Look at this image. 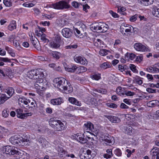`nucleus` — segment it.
I'll list each match as a JSON object with an SVG mask.
<instances>
[{"instance_id":"nucleus-26","label":"nucleus","mask_w":159,"mask_h":159,"mask_svg":"<svg viewBox=\"0 0 159 159\" xmlns=\"http://www.w3.org/2000/svg\"><path fill=\"white\" fill-rule=\"evenodd\" d=\"M116 92L118 95L120 96H123L125 94V90L121 87H117L116 89Z\"/></svg>"},{"instance_id":"nucleus-55","label":"nucleus","mask_w":159,"mask_h":159,"mask_svg":"<svg viewBox=\"0 0 159 159\" xmlns=\"http://www.w3.org/2000/svg\"><path fill=\"white\" fill-rule=\"evenodd\" d=\"M143 59V56L142 55H140L137 56L135 60L136 61L140 62H141Z\"/></svg>"},{"instance_id":"nucleus-57","label":"nucleus","mask_w":159,"mask_h":159,"mask_svg":"<svg viewBox=\"0 0 159 159\" xmlns=\"http://www.w3.org/2000/svg\"><path fill=\"white\" fill-rule=\"evenodd\" d=\"M138 15L135 14L133 16H131L130 19V20L131 22H134L138 18Z\"/></svg>"},{"instance_id":"nucleus-41","label":"nucleus","mask_w":159,"mask_h":159,"mask_svg":"<svg viewBox=\"0 0 159 159\" xmlns=\"http://www.w3.org/2000/svg\"><path fill=\"white\" fill-rule=\"evenodd\" d=\"M132 29H133V27L132 26L126 25L125 28L124 29L125 30V32L129 33L131 32Z\"/></svg>"},{"instance_id":"nucleus-42","label":"nucleus","mask_w":159,"mask_h":159,"mask_svg":"<svg viewBox=\"0 0 159 159\" xmlns=\"http://www.w3.org/2000/svg\"><path fill=\"white\" fill-rule=\"evenodd\" d=\"M106 105L108 107L113 108H116L117 107V105L113 103H107Z\"/></svg>"},{"instance_id":"nucleus-29","label":"nucleus","mask_w":159,"mask_h":159,"mask_svg":"<svg viewBox=\"0 0 159 159\" xmlns=\"http://www.w3.org/2000/svg\"><path fill=\"white\" fill-rule=\"evenodd\" d=\"M111 66V64L110 63L108 62H106L101 64L100 67L102 69H106L108 68H110Z\"/></svg>"},{"instance_id":"nucleus-30","label":"nucleus","mask_w":159,"mask_h":159,"mask_svg":"<svg viewBox=\"0 0 159 159\" xmlns=\"http://www.w3.org/2000/svg\"><path fill=\"white\" fill-rule=\"evenodd\" d=\"M103 42L99 39H98L97 40H94V43L95 46L99 47H102Z\"/></svg>"},{"instance_id":"nucleus-56","label":"nucleus","mask_w":159,"mask_h":159,"mask_svg":"<svg viewBox=\"0 0 159 159\" xmlns=\"http://www.w3.org/2000/svg\"><path fill=\"white\" fill-rule=\"evenodd\" d=\"M40 38L43 41L45 42H48L49 41V40L46 38V35L44 34H43Z\"/></svg>"},{"instance_id":"nucleus-7","label":"nucleus","mask_w":159,"mask_h":159,"mask_svg":"<svg viewBox=\"0 0 159 159\" xmlns=\"http://www.w3.org/2000/svg\"><path fill=\"white\" fill-rule=\"evenodd\" d=\"M134 48L136 51H138L144 52L149 51V49L147 48L140 43H135L134 45Z\"/></svg>"},{"instance_id":"nucleus-22","label":"nucleus","mask_w":159,"mask_h":159,"mask_svg":"<svg viewBox=\"0 0 159 159\" xmlns=\"http://www.w3.org/2000/svg\"><path fill=\"white\" fill-rule=\"evenodd\" d=\"M14 89L12 87H9L6 89L5 92L8 96V97H7L8 99L12 96L14 93Z\"/></svg>"},{"instance_id":"nucleus-49","label":"nucleus","mask_w":159,"mask_h":159,"mask_svg":"<svg viewBox=\"0 0 159 159\" xmlns=\"http://www.w3.org/2000/svg\"><path fill=\"white\" fill-rule=\"evenodd\" d=\"M109 12L114 18H118L119 17V15L117 14L115 12H113L112 11L110 10L109 11Z\"/></svg>"},{"instance_id":"nucleus-8","label":"nucleus","mask_w":159,"mask_h":159,"mask_svg":"<svg viewBox=\"0 0 159 159\" xmlns=\"http://www.w3.org/2000/svg\"><path fill=\"white\" fill-rule=\"evenodd\" d=\"M36 80H37L34 84L35 88L36 89H43L46 84L45 82H44L43 79H38Z\"/></svg>"},{"instance_id":"nucleus-39","label":"nucleus","mask_w":159,"mask_h":159,"mask_svg":"<svg viewBox=\"0 0 159 159\" xmlns=\"http://www.w3.org/2000/svg\"><path fill=\"white\" fill-rule=\"evenodd\" d=\"M125 132L128 134L130 135L132 133V128L130 126H128L125 128Z\"/></svg>"},{"instance_id":"nucleus-28","label":"nucleus","mask_w":159,"mask_h":159,"mask_svg":"<svg viewBox=\"0 0 159 159\" xmlns=\"http://www.w3.org/2000/svg\"><path fill=\"white\" fill-rule=\"evenodd\" d=\"M16 28V21L15 20H12L8 25V29L11 31Z\"/></svg>"},{"instance_id":"nucleus-11","label":"nucleus","mask_w":159,"mask_h":159,"mask_svg":"<svg viewBox=\"0 0 159 159\" xmlns=\"http://www.w3.org/2000/svg\"><path fill=\"white\" fill-rule=\"evenodd\" d=\"M75 135L76 136L75 137V139L81 143H85L88 141V140L84 138V134H81L77 133Z\"/></svg>"},{"instance_id":"nucleus-21","label":"nucleus","mask_w":159,"mask_h":159,"mask_svg":"<svg viewBox=\"0 0 159 159\" xmlns=\"http://www.w3.org/2000/svg\"><path fill=\"white\" fill-rule=\"evenodd\" d=\"M91 30L96 32H98L100 30V23L98 24H92L90 26Z\"/></svg>"},{"instance_id":"nucleus-50","label":"nucleus","mask_w":159,"mask_h":159,"mask_svg":"<svg viewBox=\"0 0 159 159\" xmlns=\"http://www.w3.org/2000/svg\"><path fill=\"white\" fill-rule=\"evenodd\" d=\"M127 56L129 60H132L135 58V55L134 54L132 53H127Z\"/></svg>"},{"instance_id":"nucleus-45","label":"nucleus","mask_w":159,"mask_h":159,"mask_svg":"<svg viewBox=\"0 0 159 159\" xmlns=\"http://www.w3.org/2000/svg\"><path fill=\"white\" fill-rule=\"evenodd\" d=\"M8 0H3V3L7 7H10L12 6V3L10 1V0L8 1Z\"/></svg>"},{"instance_id":"nucleus-52","label":"nucleus","mask_w":159,"mask_h":159,"mask_svg":"<svg viewBox=\"0 0 159 159\" xmlns=\"http://www.w3.org/2000/svg\"><path fill=\"white\" fill-rule=\"evenodd\" d=\"M100 74H94L92 75V78L96 80H98L101 79Z\"/></svg>"},{"instance_id":"nucleus-13","label":"nucleus","mask_w":159,"mask_h":159,"mask_svg":"<svg viewBox=\"0 0 159 159\" xmlns=\"http://www.w3.org/2000/svg\"><path fill=\"white\" fill-rule=\"evenodd\" d=\"M63 36L66 38H68L72 35V33L70 30L67 28L63 29L61 31Z\"/></svg>"},{"instance_id":"nucleus-16","label":"nucleus","mask_w":159,"mask_h":159,"mask_svg":"<svg viewBox=\"0 0 159 159\" xmlns=\"http://www.w3.org/2000/svg\"><path fill=\"white\" fill-rule=\"evenodd\" d=\"M69 102L71 104L78 106H81V103L74 98L70 97L68 99Z\"/></svg>"},{"instance_id":"nucleus-3","label":"nucleus","mask_w":159,"mask_h":159,"mask_svg":"<svg viewBox=\"0 0 159 159\" xmlns=\"http://www.w3.org/2000/svg\"><path fill=\"white\" fill-rule=\"evenodd\" d=\"M70 1V0H65L52 3L50 5V7L57 10L68 9L70 7L69 4Z\"/></svg>"},{"instance_id":"nucleus-53","label":"nucleus","mask_w":159,"mask_h":159,"mask_svg":"<svg viewBox=\"0 0 159 159\" xmlns=\"http://www.w3.org/2000/svg\"><path fill=\"white\" fill-rule=\"evenodd\" d=\"M9 111L7 110H4L2 111V115L3 117H7L9 115Z\"/></svg>"},{"instance_id":"nucleus-48","label":"nucleus","mask_w":159,"mask_h":159,"mask_svg":"<svg viewBox=\"0 0 159 159\" xmlns=\"http://www.w3.org/2000/svg\"><path fill=\"white\" fill-rule=\"evenodd\" d=\"M129 67L131 70L134 72H137L138 70L136 69V66L133 64H130L129 65Z\"/></svg>"},{"instance_id":"nucleus-12","label":"nucleus","mask_w":159,"mask_h":159,"mask_svg":"<svg viewBox=\"0 0 159 159\" xmlns=\"http://www.w3.org/2000/svg\"><path fill=\"white\" fill-rule=\"evenodd\" d=\"M106 117L112 123H118L121 121L120 119L117 116H107Z\"/></svg>"},{"instance_id":"nucleus-14","label":"nucleus","mask_w":159,"mask_h":159,"mask_svg":"<svg viewBox=\"0 0 159 159\" xmlns=\"http://www.w3.org/2000/svg\"><path fill=\"white\" fill-rule=\"evenodd\" d=\"M54 129L57 131H61L65 129V126L63 123L59 120L58 121L57 124L56 126Z\"/></svg>"},{"instance_id":"nucleus-5","label":"nucleus","mask_w":159,"mask_h":159,"mask_svg":"<svg viewBox=\"0 0 159 159\" xmlns=\"http://www.w3.org/2000/svg\"><path fill=\"white\" fill-rule=\"evenodd\" d=\"M27 139H24L22 137L18 138L17 136L14 135L11 136L10 138L9 141L13 145L19 144L21 145V143L27 142Z\"/></svg>"},{"instance_id":"nucleus-33","label":"nucleus","mask_w":159,"mask_h":159,"mask_svg":"<svg viewBox=\"0 0 159 159\" xmlns=\"http://www.w3.org/2000/svg\"><path fill=\"white\" fill-rule=\"evenodd\" d=\"M51 55L53 58L58 59L60 58L61 53L59 52L55 51L52 52L51 53Z\"/></svg>"},{"instance_id":"nucleus-51","label":"nucleus","mask_w":159,"mask_h":159,"mask_svg":"<svg viewBox=\"0 0 159 159\" xmlns=\"http://www.w3.org/2000/svg\"><path fill=\"white\" fill-rule=\"evenodd\" d=\"M0 61L4 62H10L11 60L7 57H0Z\"/></svg>"},{"instance_id":"nucleus-59","label":"nucleus","mask_w":159,"mask_h":159,"mask_svg":"<svg viewBox=\"0 0 159 159\" xmlns=\"http://www.w3.org/2000/svg\"><path fill=\"white\" fill-rule=\"evenodd\" d=\"M71 5L73 7L75 8H78L80 6V4L75 1L71 3Z\"/></svg>"},{"instance_id":"nucleus-6","label":"nucleus","mask_w":159,"mask_h":159,"mask_svg":"<svg viewBox=\"0 0 159 159\" xmlns=\"http://www.w3.org/2000/svg\"><path fill=\"white\" fill-rule=\"evenodd\" d=\"M23 110L20 109H17L16 110L17 116L18 117L21 119H23L27 118L28 116L32 115L31 112L23 113Z\"/></svg>"},{"instance_id":"nucleus-25","label":"nucleus","mask_w":159,"mask_h":159,"mask_svg":"<svg viewBox=\"0 0 159 159\" xmlns=\"http://www.w3.org/2000/svg\"><path fill=\"white\" fill-rule=\"evenodd\" d=\"M104 141L107 143V144L111 145L115 142L114 139L113 137H107L104 139Z\"/></svg>"},{"instance_id":"nucleus-23","label":"nucleus","mask_w":159,"mask_h":159,"mask_svg":"<svg viewBox=\"0 0 159 159\" xmlns=\"http://www.w3.org/2000/svg\"><path fill=\"white\" fill-rule=\"evenodd\" d=\"M148 106L150 107H153L159 105V101L157 100H152L147 103Z\"/></svg>"},{"instance_id":"nucleus-34","label":"nucleus","mask_w":159,"mask_h":159,"mask_svg":"<svg viewBox=\"0 0 159 159\" xmlns=\"http://www.w3.org/2000/svg\"><path fill=\"white\" fill-rule=\"evenodd\" d=\"M108 50L105 49H101L99 52V54L102 56H104L108 54V52H109Z\"/></svg>"},{"instance_id":"nucleus-58","label":"nucleus","mask_w":159,"mask_h":159,"mask_svg":"<svg viewBox=\"0 0 159 159\" xmlns=\"http://www.w3.org/2000/svg\"><path fill=\"white\" fill-rule=\"evenodd\" d=\"M153 13L155 16L159 18V8L155 10Z\"/></svg>"},{"instance_id":"nucleus-10","label":"nucleus","mask_w":159,"mask_h":159,"mask_svg":"<svg viewBox=\"0 0 159 159\" xmlns=\"http://www.w3.org/2000/svg\"><path fill=\"white\" fill-rule=\"evenodd\" d=\"M74 59L76 62L82 65H86L88 63L87 60L85 58L80 56H75L74 57Z\"/></svg>"},{"instance_id":"nucleus-15","label":"nucleus","mask_w":159,"mask_h":159,"mask_svg":"<svg viewBox=\"0 0 159 159\" xmlns=\"http://www.w3.org/2000/svg\"><path fill=\"white\" fill-rule=\"evenodd\" d=\"M59 120H57L56 119L53 118H50L49 120V124L50 125L52 128L54 129L56 126L57 125L58 122Z\"/></svg>"},{"instance_id":"nucleus-43","label":"nucleus","mask_w":159,"mask_h":159,"mask_svg":"<svg viewBox=\"0 0 159 159\" xmlns=\"http://www.w3.org/2000/svg\"><path fill=\"white\" fill-rule=\"evenodd\" d=\"M65 69L68 71L73 72H74L75 70L77 69V67L75 66H72L71 68H68L66 67Z\"/></svg>"},{"instance_id":"nucleus-4","label":"nucleus","mask_w":159,"mask_h":159,"mask_svg":"<svg viewBox=\"0 0 159 159\" xmlns=\"http://www.w3.org/2000/svg\"><path fill=\"white\" fill-rule=\"evenodd\" d=\"M18 151L15 149V148L11 147L9 146H7L1 149L0 153L1 154L5 153L9 155H14L18 153Z\"/></svg>"},{"instance_id":"nucleus-47","label":"nucleus","mask_w":159,"mask_h":159,"mask_svg":"<svg viewBox=\"0 0 159 159\" xmlns=\"http://www.w3.org/2000/svg\"><path fill=\"white\" fill-rule=\"evenodd\" d=\"M77 47V45L76 44H71L70 45H67L65 47V48L66 49H71V48H76Z\"/></svg>"},{"instance_id":"nucleus-27","label":"nucleus","mask_w":159,"mask_h":159,"mask_svg":"<svg viewBox=\"0 0 159 159\" xmlns=\"http://www.w3.org/2000/svg\"><path fill=\"white\" fill-rule=\"evenodd\" d=\"M86 155H88V159H93L96 155V153H93L89 149H88L86 151Z\"/></svg>"},{"instance_id":"nucleus-46","label":"nucleus","mask_w":159,"mask_h":159,"mask_svg":"<svg viewBox=\"0 0 159 159\" xmlns=\"http://www.w3.org/2000/svg\"><path fill=\"white\" fill-rule=\"evenodd\" d=\"M141 78L139 76H136L135 78V80L136 83L139 84L141 85L143 83V80L140 79Z\"/></svg>"},{"instance_id":"nucleus-61","label":"nucleus","mask_w":159,"mask_h":159,"mask_svg":"<svg viewBox=\"0 0 159 159\" xmlns=\"http://www.w3.org/2000/svg\"><path fill=\"white\" fill-rule=\"evenodd\" d=\"M88 155H86V153L81 154L80 156V159H88L87 157Z\"/></svg>"},{"instance_id":"nucleus-35","label":"nucleus","mask_w":159,"mask_h":159,"mask_svg":"<svg viewBox=\"0 0 159 159\" xmlns=\"http://www.w3.org/2000/svg\"><path fill=\"white\" fill-rule=\"evenodd\" d=\"M128 69V67L126 65L122 66L121 65H118V69L121 72H123L124 71H125Z\"/></svg>"},{"instance_id":"nucleus-2","label":"nucleus","mask_w":159,"mask_h":159,"mask_svg":"<svg viewBox=\"0 0 159 159\" xmlns=\"http://www.w3.org/2000/svg\"><path fill=\"white\" fill-rule=\"evenodd\" d=\"M44 71L42 69L31 70L27 73V75L29 78L34 80L43 79L45 77Z\"/></svg>"},{"instance_id":"nucleus-64","label":"nucleus","mask_w":159,"mask_h":159,"mask_svg":"<svg viewBox=\"0 0 159 159\" xmlns=\"http://www.w3.org/2000/svg\"><path fill=\"white\" fill-rule=\"evenodd\" d=\"M46 111L47 113L51 114L52 112V109L51 108L48 107L46 109Z\"/></svg>"},{"instance_id":"nucleus-31","label":"nucleus","mask_w":159,"mask_h":159,"mask_svg":"<svg viewBox=\"0 0 159 159\" xmlns=\"http://www.w3.org/2000/svg\"><path fill=\"white\" fill-rule=\"evenodd\" d=\"M38 141L41 144L43 147L45 146V144L47 142L46 140L42 137L41 136L38 139Z\"/></svg>"},{"instance_id":"nucleus-17","label":"nucleus","mask_w":159,"mask_h":159,"mask_svg":"<svg viewBox=\"0 0 159 159\" xmlns=\"http://www.w3.org/2000/svg\"><path fill=\"white\" fill-rule=\"evenodd\" d=\"M58 154L61 157L64 158L67 157V154L66 152L62 148H57Z\"/></svg>"},{"instance_id":"nucleus-63","label":"nucleus","mask_w":159,"mask_h":159,"mask_svg":"<svg viewBox=\"0 0 159 159\" xmlns=\"http://www.w3.org/2000/svg\"><path fill=\"white\" fill-rule=\"evenodd\" d=\"M146 90L149 93H153L156 92V89H154L151 88H147L146 89Z\"/></svg>"},{"instance_id":"nucleus-20","label":"nucleus","mask_w":159,"mask_h":159,"mask_svg":"<svg viewBox=\"0 0 159 159\" xmlns=\"http://www.w3.org/2000/svg\"><path fill=\"white\" fill-rule=\"evenodd\" d=\"M60 45L59 43L57 41H54L49 43L50 47L52 48H59Z\"/></svg>"},{"instance_id":"nucleus-36","label":"nucleus","mask_w":159,"mask_h":159,"mask_svg":"<svg viewBox=\"0 0 159 159\" xmlns=\"http://www.w3.org/2000/svg\"><path fill=\"white\" fill-rule=\"evenodd\" d=\"M8 99V98L6 95L2 94L0 97V104L3 103L6 101Z\"/></svg>"},{"instance_id":"nucleus-62","label":"nucleus","mask_w":159,"mask_h":159,"mask_svg":"<svg viewBox=\"0 0 159 159\" xmlns=\"http://www.w3.org/2000/svg\"><path fill=\"white\" fill-rule=\"evenodd\" d=\"M125 94L127 96H132L134 95L135 94V93L134 92L130 91L126 92L125 91Z\"/></svg>"},{"instance_id":"nucleus-38","label":"nucleus","mask_w":159,"mask_h":159,"mask_svg":"<svg viewBox=\"0 0 159 159\" xmlns=\"http://www.w3.org/2000/svg\"><path fill=\"white\" fill-rule=\"evenodd\" d=\"M78 71L77 72L78 73H83L86 71L87 70V68L83 66H80L78 68Z\"/></svg>"},{"instance_id":"nucleus-32","label":"nucleus","mask_w":159,"mask_h":159,"mask_svg":"<svg viewBox=\"0 0 159 159\" xmlns=\"http://www.w3.org/2000/svg\"><path fill=\"white\" fill-rule=\"evenodd\" d=\"M159 152V148L157 147L154 148L150 151L152 157H155Z\"/></svg>"},{"instance_id":"nucleus-60","label":"nucleus","mask_w":159,"mask_h":159,"mask_svg":"<svg viewBox=\"0 0 159 159\" xmlns=\"http://www.w3.org/2000/svg\"><path fill=\"white\" fill-rule=\"evenodd\" d=\"M31 41L33 45L35 48H36L38 50H40V48L38 47V45L37 44H36V43H37L36 42V41H35L34 40Z\"/></svg>"},{"instance_id":"nucleus-1","label":"nucleus","mask_w":159,"mask_h":159,"mask_svg":"<svg viewBox=\"0 0 159 159\" xmlns=\"http://www.w3.org/2000/svg\"><path fill=\"white\" fill-rule=\"evenodd\" d=\"M53 82L54 86L63 93L68 94L72 92V88L64 78H56L53 80Z\"/></svg>"},{"instance_id":"nucleus-54","label":"nucleus","mask_w":159,"mask_h":159,"mask_svg":"<svg viewBox=\"0 0 159 159\" xmlns=\"http://www.w3.org/2000/svg\"><path fill=\"white\" fill-rule=\"evenodd\" d=\"M67 21L65 20H61L59 25L61 27H62L67 24Z\"/></svg>"},{"instance_id":"nucleus-24","label":"nucleus","mask_w":159,"mask_h":159,"mask_svg":"<svg viewBox=\"0 0 159 159\" xmlns=\"http://www.w3.org/2000/svg\"><path fill=\"white\" fill-rule=\"evenodd\" d=\"M62 102V99L60 98L52 99L51 101V103L55 105H60Z\"/></svg>"},{"instance_id":"nucleus-40","label":"nucleus","mask_w":159,"mask_h":159,"mask_svg":"<svg viewBox=\"0 0 159 159\" xmlns=\"http://www.w3.org/2000/svg\"><path fill=\"white\" fill-rule=\"evenodd\" d=\"M37 93L40 96H42L44 95L45 88L44 87L43 89L39 88V89H36Z\"/></svg>"},{"instance_id":"nucleus-18","label":"nucleus","mask_w":159,"mask_h":159,"mask_svg":"<svg viewBox=\"0 0 159 159\" xmlns=\"http://www.w3.org/2000/svg\"><path fill=\"white\" fill-rule=\"evenodd\" d=\"M153 0H139L138 2L145 6H148L153 3Z\"/></svg>"},{"instance_id":"nucleus-19","label":"nucleus","mask_w":159,"mask_h":159,"mask_svg":"<svg viewBox=\"0 0 159 159\" xmlns=\"http://www.w3.org/2000/svg\"><path fill=\"white\" fill-rule=\"evenodd\" d=\"M108 25L104 23H100V30L99 32L104 33L107 31Z\"/></svg>"},{"instance_id":"nucleus-37","label":"nucleus","mask_w":159,"mask_h":159,"mask_svg":"<svg viewBox=\"0 0 159 159\" xmlns=\"http://www.w3.org/2000/svg\"><path fill=\"white\" fill-rule=\"evenodd\" d=\"M155 68V67H154V65H153V67L150 66L147 68L146 70L150 73H157V71Z\"/></svg>"},{"instance_id":"nucleus-44","label":"nucleus","mask_w":159,"mask_h":159,"mask_svg":"<svg viewBox=\"0 0 159 159\" xmlns=\"http://www.w3.org/2000/svg\"><path fill=\"white\" fill-rule=\"evenodd\" d=\"M114 153L117 156H121L122 152L121 150L119 148L116 149L114 151Z\"/></svg>"},{"instance_id":"nucleus-9","label":"nucleus","mask_w":159,"mask_h":159,"mask_svg":"<svg viewBox=\"0 0 159 159\" xmlns=\"http://www.w3.org/2000/svg\"><path fill=\"white\" fill-rule=\"evenodd\" d=\"M84 129L85 130H87V132H89L90 131L94 132L95 131L93 125L90 122H87L84 124Z\"/></svg>"}]
</instances>
